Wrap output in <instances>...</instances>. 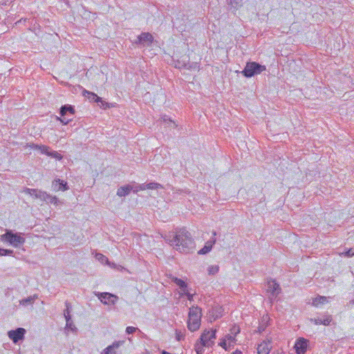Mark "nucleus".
Returning a JSON list of instances; mask_svg holds the SVG:
<instances>
[{
    "label": "nucleus",
    "mask_w": 354,
    "mask_h": 354,
    "mask_svg": "<svg viewBox=\"0 0 354 354\" xmlns=\"http://www.w3.org/2000/svg\"><path fill=\"white\" fill-rule=\"evenodd\" d=\"M102 303L106 305H114L118 297L109 292H98L96 294Z\"/></svg>",
    "instance_id": "nucleus-5"
},
{
    "label": "nucleus",
    "mask_w": 354,
    "mask_h": 354,
    "mask_svg": "<svg viewBox=\"0 0 354 354\" xmlns=\"http://www.w3.org/2000/svg\"><path fill=\"white\" fill-rule=\"evenodd\" d=\"M342 254L346 257H352L354 256V250L352 248L348 249Z\"/></svg>",
    "instance_id": "nucleus-35"
},
{
    "label": "nucleus",
    "mask_w": 354,
    "mask_h": 354,
    "mask_svg": "<svg viewBox=\"0 0 354 354\" xmlns=\"http://www.w3.org/2000/svg\"><path fill=\"white\" fill-rule=\"evenodd\" d=\"M230 10L233 12L236 11L243 6L242 0H230L229 3Z\"/></svg>",
    "instance_id": "nucleus-24"
},
{
    "label": "nucleus",
    "mask_w": 354,
    "mask_h": 354,
    "mask_svg": "<svg viewBox=\"0 0 354 354\" xmlns=\"http://www.w3.org/2000/svg\"><path fill=\"white\" fill-rule=\"evenodd\" d=\"M124 341H118L113 342L111 345L108 346L103 350L102 354H117V350L124 344Z\"/></svg>",
    "instance_id": "nucleus-12"
},
{
    "label": "nucleus",
    "mask_w": 354,
    "mask_h": 354,
    "mask_svg": "<svg viewBox=\"0 0 354 354\" xmlns=\"http://www.w3.org/2000/svg\"><path fill=\"white\" fill-rule=\"evenodd\" d=\"M66 327L70 328L72 330L76 329L75 326L73 324V322L71 321V319L68 320V322H66Z\"/></svg>",
    "instance_id": "nucleus-43"
},
{
    "label": "nucleus",
    "mask_w": 354,
    "mask_h": 354,
    "mask_svg": "<svg viewBox=\"0 0 354 354\" xmlns=\"http://www.w3.org/2000/svg\"><path fill=\"white\" fill-rule=\"evenodd\" d=\"M99 103H100L99 106L104 109H106L110 107L109 104L102 100V101H100Z\"/></svg>",
    "instance_id": "nucleus-40"
},
{
    "label": "nucleus",
    "mask_w": 354,
    "mask_h": 354,
    "mask_svg": "<svg viewBox=\"0 0 354 354\" xmlns=\"http://www.w3.org/2000/svg\"><path fill=\"white\" fill-rule=\"evenodd\" d=\"M328 303V297L318 295L313 299L311 305L315 307H321L322 306Z\"/></svg>",
    "instance_id": "nucleus-16"
},
{
    "label": "nucleus",
    "mask_w": 354,
    "mask_h": 354,
    "mask_svg": "<svg viewBox=\"0 0 354 354\" xmlns=\"http://www.w3.org/2000/svg\"><path fill=\"white\" fill-rule=\"evenodd\" d=\"M35 297H32V296H30L27 298H25V299H22L19 301V304L22 306H28V305H30V304H32L35 301Z\"/></svg>",
    "instance_id": "nucleus-26"
},
{
    "label": "nucleus",
    "mask_w": 354,
    "mask_h": 354,
    "mask_svg": "<svg viewBox=\"0 0 354 354\" xmlns=\"http://www.w3.org/2000/svg\"><path fill=\"white\" fill-rule=\"evenodd\" d=\"M231 354H243V353L239 350H236L234 352L232 353Z\"/></svg>",
    "instance_id": "nucleus-48"
},
{
    "label": "nucleus",
    "mask_w": 354,
    "mask_h": 354,
    "mask_svg": "<svg viewBox=\"0 0 354 354\" xmlns=\"http://www.w3.org/2000/svg\"><path fill=\"white\" fill-rule=\"evenodd\" d=\"M266 70V68L264 65H261L256 62H248L246 63L244 69L241 73L244 77L250 78L261 73Z\"/></svg>",
    "instance_id": "nucleus-4"
},
{
    "label": "nucleus",
    "mask_w": 354,
    "mask_h": 354,
    "mask_svg": "<svg viewBox=\"0 0 354 354\" xmlns=\"http://www.w3.org/2000/svg\"><path fill=\"white\" fill-rule=\"evenodd\" d=\"M189 68H194V66H189Z\"/></svg>",
    "instance_id": "nucleus-53"
},
{
    "label": "nucleus",
    "mask_w": 354,
    "mask_h": 354,
    "mask_svg": "<svg viewBox=\"0 0 354 354\" xmlns=\"http://www.w3.org/2000/svg\"><path fill=\"white\" fill-rule=\"evenodd\" d=\"M0 239L2 241L9 243L15 248L20 247L26 241L25 238L21 236V233H13L10 230H6V233L0 236Z\"/></svg>",
    "instance_id": "nucleus-3"
},
{
    "label": "nucleus",
    "mask_w": 354,
    "mask_h": 354,
    "mask_svg": "<svg viewBox=\"0 0 354 354\" xmlns=\"http://www.w3.org/2000/svg\"><path fill=\"white\" fill-rule=\"evenodd\" d=\"M266 327H267L266 324H261L259 326L257 332L261 333L262 332H263L266 330Z\"/></svg>",
    "instance_id": "nucleus-42"
},
{
    "label": "nucleus",
    "mask_w": 354,
    "mask_h": 354,
    "mask_svg": "<svg viewBox=\"0 0 354 354\" xmlns=\"http://www.w3.org/2000/svg\"><path fill=\"white\" fill-rule=\"evenodd\" d=\"M162 120L165 123H167V122H169L171 124H173V128H175L177 127V124H175L174 122H173L170 118H169L167 115H164L162 118Z\"/></svg>",
    "instance_id": "nucleus-36"
},
{
    "label": "nucleus",
    "mask_w": 354,
    "mask_h": 354,
    "mask_svg": "<svg viewBox=\"0 0 354 354\" xmlns=\"http://www.w3.org/2000/svg\"><path fill=\"white\" fill-rule=\"evenodd\" d=\"M216 330L212 329L211 330H204L201 335H204V343L208 344L209 346H212L214 344V339H216Z\"/></svg>",
    "instance_id": "nucleus-10"
},
{
    "label": "nucleus",
    "mask_w": 354,
    "mask_h": 354,
    "mask_svg": "<svg viewBox=\"0 0 354 354\" xmlns=\"http://www.w3.org/2000/svg\"><path fill=\"white\" fill-rule=\"evenodd\" d=\"M216 243V239L213 238L212 240L208 241L204 247L201 248L198 252V254H207L209 252L211 251L212 249L213 245Z\"/></svg>",
    "instance_id": "nucleus-20"
},
{
    "label": "nucleus",
    "mask_w": 354,
    "mask_h": 354,
    "mask_svg": "<svg viewBox=\"0 0 354 354\" xmlns=\"http://www.w3.org/2000/svg\"><path fill=\"white\" fill-rule=\"evenodd\" d=\"M25 193L35 197L36 198H39L41 201V198H44V192L37 189H30V188H26Z\"/></svg>",
    "instance_id": "nucleus-18"
},
{
    "label": "nucleus",
    "mask_w": 354,
    "mask_h": 354,
    "mask_svg": "<svg viewBox=\"0 0 354 354\" xmlns=\"http://www.w3.org/2000/svg\"><path fill=\"white\" fill-rule=\"evenodd\" d=\"M183 294L187 296L188 300L192 301L194 299V295L189 292L188 288H187V290L183 291Z\"/></svg>",
    "instance_id": "nucleus-41"
},
{
    "label": "nucleus",
    "mask_w": 354,
    "mask_h": 354,
    "mask_svg": "<svg viewBox=\"0 0 354 354\" xmlns=\"http://www.w3.org/2000/svg\"><path fill=\"white\" fill-rule=\"evenodd\" d=\"M219 270L218 266H210L207 268L208 274L209 275H214L216 274Z\"/></svg>",
    "instance_id": "nucleus-28"
},
{
    "label": "nucleus",
    "mask_w": 354,
    "mask_h": 354,
    "mask_svg": "<svg viewBox=\"0 0 354 354\" xmlns=\"http://www.w3.org/2000/svg\"><path fill=\"white\" fill-rule=\"evenodd\" d=\"M189 68H194V66H189Z\"/></svg>",
    "instance_id": "nucleus-52"
},
{
    "label": "nucleus",
    "mask_w": 354,
    "mask_h": 354,
    "mask_svg": "<svg viewBox=\"0 0 354 354\" xmlns=\"http://www.w3.org/2000/svg\"><path fill=\"white\" fill-rule=\"evenodd\" d=\"M137 330H139L138 328L136 327H133V326H128L126 328V333L127 334H133V333H135Z\"/></svg>",
    "instance_id": "nucleus-39"
},
{
    "label": "nucleus",
    "mask_w": 354,
    "mask_h": 354,
    "mask_svg": "<svg viewBox=\"0 0 354 354\" xmlns=\"http://www.w3.org/2000/svg\"><path fill=\"white\" fill-rule=\"evenodd\" d=\"M172 281L175 283L183 292L187 290V288H188L187 283L181 279L174 277Z\"/></svg>",
    "instance_id": "nucleus-23"
},
{
    "label": "nucleus",
    "mask_w": 354,
    "mask_h": 354,
    "mask_svg": "<svg viewBox=\"0 0 354 354\" xmlns=\"http://www.w3.org/2000/svg\"><path fill=\"white\" fill-rule=\"evenodd\" d=\"M75 112V107L71 104H64L59 109V114L62 117L66 116L68 113L74 115Z\"/></svg>",
    "instance_id": "nucleus-15"
},
{
    "label": "nucleus",
    "mask_w": 354,
    "mask_h": 354,
    "mask_svg": "<svg viewBox=\"0 0 354 354\" xmlns=\"http://www.w3.org/2000/svg\"><path fill=\"white\" fill-rule=\"evenodd\" d=\"M28 147L33 149H39V145L34 143H30L28 145Z\"/></svg>",
    "instance_id": "nucleus-46"
},
{
    "label": "nucleus",
    "mask_w": 354,
    "mask_h": 354,
    "mask_svg": "<svg viewBox=\"0 0 354 354\" xmlns=\"http://www.w3.org/2000/svg\"><path fill=\"white\" fill-rule=\"evenodd\" d=\"M213 235L216 236V232H213Z\"/></svg>",
    "instance_id": "nucleus-51"
},
{
    "label": "nucleus",
    "mask_w": 354,
    "mask_h": 354,
    "mask_svg": "<svg viewBox=\"0 0 354 354\" xmlns=\"http://www.w3.org/2000/svg\"><path fill=\"white\" fill-rule=\"evenodd\" d=\"M145 189H147L146 183H142V184L139 185L138 187H136V189H133V192L137 193L139 191L145 190Z\"/></svg>",
    "instance_id": "nucleus-38"
},
{
    "label": "nucleus",
    "mask_w": 354,
    "mask_h": 354,
    "mask_svg": "<svg viewBox=\"0 0 354 354\" xmlns=\"http://www.w3.org/2000/svg\"><path fill=\"white\" fill-rule=\"evenodd\" d=\"M169 244L180 253L189 254L193 252L196 244L190 232L185 228L177 229L172 239H169Z\"/></svg>",
    "instance_id": "nucleus-1"
},
{
    "label": "nucleus",
    "mask_w": 354,
    "mask_h": 354,
    "mask_svg": "<svg viewBox=\"0 0 354 354\" xmlns=\"http://www.w3.org/2000/svg\"><path fill=\"white\" fill-rule=\"evenodd\" d=\"M82 95L87 97L91 102L99 103L100 101H102V97H99L95 93L88 91L84 88L82 91Z\"/></svg>",
    "instance_id": "nucleus-17"
},
{
    "label": "nucleus",
    "mask_w": 354,
    "mask_h": 354,
    "mask_svg": "<svg viewBox=\"0 0 354 354\" xmlns=\"http://www.w3.org/2000/svg\"><path fill=\"white\" fill-rule=\"evenodd\" d=\"M240 332L239 328L236 326H234L231 329V333L236 336Z\"/></svg>",
    "instance_id": "nucleus-44"
},
{
    "label": "nucleus",
    "mask_w": 354,
    "mask_h": 354,
    "mask_svg": "<svg viewBox=\"0 0 354 354\" xmlns=\"http://www.w3.org/2000/svg\"><path fill=\"white\" fill-rule=\"evenodd\" d=\"M41 153L46 154L48 156V153H49V147L46 145H39V149Z\"/></svg>",
    "instance_id": "nucleus-33"
},
{
    "label": "nucleus",
    "mask_w": 354,
    "mask_h": 354,
    "mask_svg": "<svg viewBox=\"0 0 354 354\" xmlns=\"http://www.w3.org/2000/svg\"><path fill=\"white\" fill-rule=\"evenodd\" d=\"M161 354H171V353H169V352H167V351H162L161 352Z\"/></svg>",
    "instance_id": "nucleus-50"
},
{
    "label": "nucleus",
    "mask_w": 354,
    "mask_h": 354,
    "mask_svg": "<svg viewBox=\"0 0 354 354\" xmlns=\"http://www.w3.org/2000/svg\"><path fill=\"white\" fill-rule=\"evenodd\" d=\"M26 332V330L24 328H17L15 330L8 331V335L15 344H17L24 339Z\"/></svg>",
    "instance_id": "nucleus-6"
},
{
    "label": "nucleus",
    "mask_w": 354,
    "mask_h": 354,
    "mask_svg": "<svg viewBox=\"0 0 354 354\" xmlns=\"http://www.w3.org/2000/svg\"><path fill=\"white\" fill-rule=\"evenodd\" d=\"M146 187L148 189H162L163 186L160 183L151 182L149 183H146Z\"/></svg>",
    "instance_id": "nucleus-27"
},
{
    "label": "nucleus",
    "mask_w": 354,
    "mask_h": 354,
    "mask_svg": "<svg viewBox=\"0 0 354 354\" xmlns=\"http://www.w3.org/2000/svg\"><path fill=\"white\" fill-rule=\"evenodd\" d=\"M332 321V317L330 315H324L321 317L315 318L314 319L311 318V322H314L315 324H323L324 326H329Z\"/></svg>",
    "instance_id": "nucleus-14"
},
{
    "label": "nucleus",
    "mask_w": 354,
    "mask_h": 354,
    "mask_svg": "<svg viewBox=\"0 0 354 354\" xmlns=\"http://www.w3.org/2000/svg\"><path fill=\"white\" fill-rule=\"evenodd\" d=\"M52 187L55 191H66L68 189V183L66 181L60 180L59 178L55 179L53 181Z\"/></svg>",
    "instance_id": "nucleus-11"
},
{
    "label": "nucleus",
    "mask_w": 354,
    "mask_h": 354,
    "mask_svg": "<svg viewBox=\"0 0 354 354\" xmlns=\"http://www.w3.org/2000/svg\"><path fill=\"white\" fill-rule=\"evenodd\" d=\"M349 305H354V299H351L349 303H348Z\"/></svg>",
    "instance_id": "nucleus-49"
},
{
    "label": "nucleus",
    "mask_w": 354,
    "mask_h": 354,
    "mask_svg": "<svg viewBox=\"0 0 354 354\" xmlns=\"http://www.w3.org/2000/svg\"><path fill=\"white\" fill-rule=\"evenodd\" d=\"M270 342L268 341V343L263 342L259 344L257 348L258 354H269L270 351Z\"/></svg>",
    "instance_id": "nucleus-21"
},
{
    "label": "nucleus",
    "mask_w": 354,
    "mask_h": 354,
    "mask_svg": "<svg viewBox=\"0 0 354 354\" xmlns=\"http://www.w3.org/2000/svg\"><path fill=\"white\" fill-rule=\"evenodd\" d=\"M201 311V308L198 306H192L189 308L187 328L190 331H196L200 328L202 317Z\"/></svg>",
    "instance_id": "nucleus-2"
},
{
    "label": "nucleus",
    "mask_w": 354,
    "mask_h": 354,
    "mask_svg": "<svg viewBox=\"0 0 354 354\" xmlns=\"http://www.w3.org/2000/svg\"><path fill=\"white\" fill-rule=\"evenodd\" d=\"M218 345L220 346H221L222 348H223L225 351H228V350H230V347H227V340L226 339L223 338L221 340V342H219Z\"/></svg>",
    "instance_id": "nucleus-34"
},
{
    "label": "nucleus",
    "mask_w": 354,
    "mask_h": 354,
    "mask_svg": "<svg viewBox=\"0 0 354 354\" xmlns=\"http://www.w3.org/2000/svg\"><path fill=\"white\" fill-rule=\"evenodd\" d=\"M153 41V37L152 35L149 32H142L140 35L137 37V41H136V44H147V46H149Z\"/></svg>",
    "instance_id": "nucleus-9"
},
{
    "label": "nucleus",
    "mask_w": 354,
    "mask_h": 354,
    "mask_svg": "<svg viewBox=\"0 0 354 354\" xmlns=\"http://www.w3.org/2000/svg\"><path fill=\"white\" fill-rule=\"evenodd\" d=\"M97 259L103 263H107L109 261L108 258L101 253H97L95 255Z\"/></svg>",
    "instance_id": "nucleus-31"
},
{
    "label": "nucleus",
    "mask_w": 354,
    "mask_h": 354,
    "mask_svg": "<svg viewBox=\"0 0 354 354\" xmlns=\"http://www.w3.org/2000/svg\"><path fill=\"white\" fill-rule=\"evenodd\" d=\"M15 0H3L1 4L3 6H9Z\"/></svg>",
    "instance_id": "nucleus-45"
},
{
    "label": "nucleus",
    "mask_w": 354,
    "mask_h": 354,
    "mask_svg": "<svg viewBox=\"0 0 354 354\" xmlns=\"http://www.w3.org/2000/svg\"><path fill=\"white\" fill-rule=\"evenodd\" d=\"M183 338V335L180 333H176V339L180 341Z\"/></svg>",
    "instance_id": "nucleus-47"
},
{
    "label": "nucleus",
    "mask_w": 354,
    "mask_h": 354,
    "mask_svg": "<svg viewBox=\"0 0 354 354\" xmlns=\"http://www.w3.org/2000/svg\"><path fill=\"white\" fill-rule=\"evenodd\" d=\"M57 120L60 121L61 123H62L63 124H67L70 121L72 120V119H67L65 116L64 117H57Z\"/></svg>",
    "instance_id": "nucleus-37"
},
{
    "label": "nucleus",
    "mask_w": 354,
    "mask_h": 354,
    "mask_svg": "<svg viewBox=\"0 0 354 354\" xmlns=\"http://www.w3.org/2000/svg\"><path fill=\"white\" fill-rule=\"evenodd\" d=\"M44 195L46 196H44V198H41L42 201H46L51 204L57 205L59 200L56 196H51L47 194L46 192H44Z\"/></svg>",
    "instance_id": "nucleus-22"
},
{
    "label": "nucleus",
    "mask_w": 354,
    "mask_h": 354,
    "mask_svg": "<svg viewBox=\"0 0 354 354\" xmlns=\"http://www.w3.org/2000/svg\"><path fill=\"white\" fill-rule=\"evenodd\" d=\"M204 335H201L199 339L194 345V349L197 354H203L205 351L204 347H209L208 344H205V343H204Z\"/></svg>",
    "instance_id": "nucleus-13"
},
{
    "label": "nucleus",
    "mask_w": 354,
    "mask_h": 354,
    "mask_svg": "<svg viewBox=\"0 0 354 354\" xmlns=\"http://www.w3.org/2000/svg\"><path fill=\"white\" fill-rule=\"evenodd\" d=\"M65 306H66V309L64 310V315L66 322H68V320L71 319V313L72 306H71V303L68 302V301H65Z\"/></svg>",
    "instance_id": "nucleus-25"
},
{
    "label": "nucleus",
    "mask_w": 354,
    "mask_h": 354,
    "mask_svg": "<svg viewBox=\"0 0 354 354\" xmlns=\"http://www.w3.org/2000/svg\"><path fill=\"white\" fill-rule=\"evenodd\" d=\"M308 340L304 337H299L295 344L294 348L296 354H305L308 348Z\"/></svg>",
    "instance_id": "nucleus-7"
},
{
    "label": "nucleus",
    "mask_w": 354,
    "mask_h": 354,
    "mask_svg": "<svg viewBox=\"0 0 354 354\" xmlns=\"http://www.w3.org/2000/svg\"><path fill=\"white\" fill-rule=\"evenodd\" d=\"M133 187L131 185H126L124 186L120 187L117 191V195L122 197L126 196L130 194V192L133 190Z\"/></svg>",
    "instance_id": "nucleus-19"
},
{
    "label": "nucleus",
    "mask_w": 354,
    "mask_h": 354,
    "mask_svg": "<svg viewBox=\"0 0 354 354\" xmlns=\"http://www.w3.org/2000/svg\"><path fill=\"white\" fill-rule=\"evenodd\" d=\"M268 291L270 292L271 297L270 298L272 302L273 297H277L281 292V288L279 284L274 279H270L268 281Z\"/></svg>",
    "instance_id": "nucleus-8"
},
{
    "label": "nucleus",
    "mask_w": 354,
    "mask_h": 354,
    "mask_svg": "<svg viewBox=\"0 0 354 354\" xmlns=\"http://www.w3.org/2000/svg\"><path fill=\"white\" fill-rule=\"evenodd\" d=\"M48 156L56 158L57 160H61L62 158V156L55 151H49L48 153Z\"/></svg>",
    "instance_id": "nucleus-30"
},
{
    "label": "nucleus",
    "mask_w": 354,
    "mask_h": 354,
    "mask_svg": "<svg viewBox=\"0 0 354 354\" xmlns=\"http://www.w3.org/2000/svg\"><path fill=\"white\" fill-rule=\"evenodd\" d=\"M14 255V251L12 250L8 249H2L1 248V256H13Z\"/></svg>",
    "instance_id": "nucleus-32"
},
{
    "label": "nucleus",
    "mask_w": 354,
    "mask_h": 354,
    "mask_svg": "<svg viewBox=\"0 0 354 354\" xmlns=\"http://www.w3.org/2000/svg\"><path fill=\"white\" fill-rule=\"evenodd\" d=\"M225 339H226L227 341H229V347H231V346H234V344L235 343L236 341L234 335L227 334L225 335Z\"/></svg>",
    "instance_id": "nucleus-29"
}]
</instances>
